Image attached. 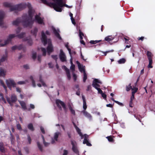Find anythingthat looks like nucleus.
<instances>
[{
    "label": "nucleus",
    "mask_w": 155,
    "mask_h": 155,
    "mask_svg": "<svg viewBox=\"0 0 155 155\" xmlns=\"http://www.w3.org/2000/svg\"><path fill=\"white\" fill-rule=\"evenodd\" d=\"M19 102L23 109L24 110L27 109L26 105L25 102L23 101H19Z\"/></svg>",
    "instance_id": "nucleus-14"
},
{
    "label": "nucleus",
    "mask_w": 155,
    "mask_h": 155,
    "mask_svg": "<svg viewBox=\"0 0 155 155\" xmlns=\"http://www.w3.org/2000/svg\"><path fill=\"white\" fill-rule=\"evenodd\" d=\"M43 143L44 146L46 147H48L50 144V143L46 142L45 141L43 142Z\"/></svg>",
    "instance_id": "nucleus-58"
},
{
    "label": "nucleus",
    "mask_w": 155,
    "mask_h": 155,
    "mask_svg": "<svg viewBox=\"0 0 155 155\" xmlns=\"http://www.w3.org/2000/svg\"><path fill=\"white\" fill-rule=\"evenodd\" d=\"M41 50L43 52V56H45L46 54V51L45 49L43 48H41Z\"/></svg>",
    "instance_id": "nucleus-49"
},
{
    "label": "nucleus",
    "mask_w": 155,
    "mask_h": 155,
    "mask_svg": "<svg viewBox=\"0 0 155 155\" xmlns=\"http://www.w3.org/2000/svg\"><path fill=\"white\" fill-rule=\"evenodd\" d=\"M25 83V81H19L17 82V84H24Z\"/></svg>",
    "instance_id": "nucleus-64"
},
{
    "label": "nucleus",
    "mask_w": 155,
    "mask_h": 155,
    "mask_svg": "<svg viewBox=\"0 0 155 155\" xmlns=\"http://www.w3.org/2000/svg\"><path fill=\"white\" fill-rule=\"evenodd\" d=\"M96 89L98 91V92L99 94H101L103 92L102 90L100 88H96Z\"/></svg>",
    "instance_id": "nucleus-60"
},
{
    "label": "nucleus",
    "mask_w": 155,
    "mask_h": 155,
    "mask_svg": "<svg viewBox=\"0 0 155 155\" xmlns=\"http://www.w3.org/2000/svg\"><path fill=\"white\" fill-rule=\"evenodd\" d=\"M131 83H130L128 86H126V90L127 91H129L130 89L132 90V87L131 86Z\"/></svg>",
    "instance_id": "nucleus-38"
},
{
    "label": "nucleus",
    "mask_w": 155,
    "mask_h": 155,
    "mask_svg": "<svg viewBox=\"0 0 155 155\" xmlns=\"http://www.w3.org/2000/svg\"><path fill=\"white\" fill-rule=\"evenodd\" d=\"M6 99L7 102L9 103V104H10V105L11 106H13L12 103L13 102H12L11 101L10 98L9 97H6Z\"/></svg>",
    "instance_id": "nucleus-41"
},
{
    "label": "nucleus",
    "mask_w": 155,
    "mask_h": 155,
    "mask_svg": "<svg viewBox=\"0 0 155 155\" xmlns=\"http://www.w3.org/2000/svg\"><path fill=\"white\" fill-rule=\"evenodd\" d=\"M3 6L5 7H9L10 11H20L26 8L28 4L26 3H21L15 5H12L11 3L5 2L3 3Z\"/></svg>",
    "instance_id": "nucleus-2"
},
{
    "label": "nucleus",
    "mask_w": 155,
    "mask_h": 155,
    "mask_svg": "<svg viewBox=\"0 0 155 155\" xmlns=\"http://www.w3.org/2000/svg\"><path fill=\"white\" fill-rule=\"evenodd\" d=\"M37 144L38 147V148L39 149V150L41 151H43V148L42 147V145L40 144V142H37Z\"/></svg>",
    "instance_id": "nucleus-42"
},
{
    "label": "nucleus",
    "mask_w": 155,
    "mask_h": 155,
    "mask_svg": "<svg viewBox=\"0 0 155 155\" xmlns=\"http://www.w3.org/2000/svg\"><path fill=\"white\" fill-rule=\"evenodd\" d=\"M27 139L29 143L30 144L31 143V139L29 134L27 135Z\"/></svg>",
    "instance_id": "nucleus-53"
},
{
    "label": "nucleus",
    "mask_w": 155,
    "mask_h": 155,
    "mask_svg": "<svg viewBox=\"0 0 155 155\" xmlns=\"http://www.w3.org/2000/svg\"><path fill=\"white\" fill-rule=\"evenodd\" d=\"M17 128L19 130H22L21 125L20 124H18L17 125Z\"/></svg>",
    "instance_id": "nucleus-54"
},
{
    "label": "nucleus",
    "mask_w": 155,
    "mask_h": 155,
    "mask_svg": "<svg viewBox=\"0 0 155 155\" xmlns=\"http://www.w3.org/2000/svg\"><path fill=\"white\" fill-rule=\"evenodd\" d=\"M5 82L7 87L10 90H11L12 87H16V84L12 79H7Z\"/></svg>",
    "instance_id": "nucleus-5"
},
{
    "label": "nucleus",
    "mask_w": 155,
    "mask_h": 155,
    "mask_svg": "<svg viewBox=\"0 0 155 155\" xmlns=\"http://www.w3.org/2000/svg\"><path fill=\"white\" fill-rule=\"evenodd\" d=\"M25 34V32H22L18 35L17 36L19 38H22L24 37Z\"/></svg>",
    "instance_id": "nucleus-40"
},
{
    "label": "nucleus",
    "mask_w": 155,
    "mask_h": 155,
    "mask_svg": "<svg viewBox=\"0 0 155 155\" xmlns=\"http://www.w3.org/2000/svg\"><path fill=\"white\" fill-rule=\"evenodd\" d=\"M23 40L24 41H27L28 44L29 45L31 46L32 44V40L30 38H24Z\"/></svg>",
    "instance_id": "nucleus-18"
},
{
    "label": "nucleus",
    "mask_w": 155,
    "mask_h": 155,
    "mask_svg": "<svg viewBox=\"0 0 155 155\" xmlns=\"http://www.w3.org/2000/svg\"><path fill=\"white\" fill-rule=\"evenodd\" d=\"M84 115L87 118L89 119L90 120H91L92 119V116L91 114L88 113L87 111L85 110H84L82 111Z\"/></svg>",
    "instance_id": "nucleus-16"
},
{
    "label": "nucleus",
    "mask_w": 155,
    "mask_h": 155,
    "mask_svg": "<svg viewBox=\"0 0 155 155\" xmlns=\"http://www.w3.org/2000/svg\"><path fill=\"white\" fill-rule=\"evenodd\" d=\"M93 82H94V83H99L101 84H102V82L101 81L97 79H94V81H93Z\"/></svg>",
    "instance_id": "nucleus-50"
},
{
    "label": "nucleus",
    "mask_w": 155,
    "mask_h": 155,
    "mask_svg": "<svg viewBox=\"0 0 155 155\" xmlns=\"http://www.w3.org/2000/svg\"><path fill=\"white\" fill-rule=\"evenodd\" d=\"M10 135L11 136L10 139L12 143L13 140H15V138L13 134H12L11 131H10Z\"/></svg>",
    "instance_id": "nucleus-51"
},
{
    "label": "nucleus",
    "mask_w": 155,
    "mask_h": 155,
    "mask_svg": "<svg viewBox=\"0 0 155 155\" xmlns=\"http://www.w3.org/2000/svg\"><path fill=\"white\" fill-rule=\"evenodd\" d=\"M92 86L96 89V88H99V87H100V85L97 83H94V82H93L92 84Z\"/></svg>",
    "instance_id": "nucleus-43"
},
{
    "label": "nucleus",
    "mask_w": 155,
    "mask_h": 155,
    "mask_svg": "<svg viewBox=\"0 0 155 155\" xmlns=\"http://www.w3.org/2000/svg\"><path fill=\"white\" fill-rule=\"evenodd\" d=\"M43 3L52 7L58 12H61L62 11V8L63 6L62 0H52L54 2L48 3L46 0H40Z\"/></svg>",
    "instance_id": "nucleus-1"
},
{
    "label": "nucleus",
    "mask_w": 155,
    "mask_h": 155,
    "mask_svg": "<svg viewBox=\"0 0 155 155\" xmlns=\"http://www.w3.org/2000/svg\"><path fill=\"white\" fill-rule=\"evenodd\" d=\"M15 37V34H10L9 35L8 38L7 40L5 41L4 44L1 43V41H0V45L1 46H4L5 45L9 43V42L11 41V39Z\"/></svg>",
    "instance_id": "nucleus-6"
},
{
    "label": "nucleus",
    "mask_w": 155,
    "mask_h": 155,
    "mask_svg": "<svg viewBox=\"0 0 155 155\" xmlns=\"http://www.w3.org/2000/svg\"><path fill=\"white\" fill-rule=\"evenodd\" d=\"M82 97L83 101V108L84 110H86L87 108L86 101L85 100V98L84 96L82 95Z\"/></svg>",
    "instance_id": "nucleus-21"
},
{
    "label": "nucleus",
    "mask_w": 155,
    "mask_h": 155,
    "mask_svg": "<svg viewBox=\"0 0 155 155\" xmlns=\"http://www.w3.org/2000/svg\"><path fill=\"white\" fill-rule=\"evenodd\" d=\"M71 143L72 145V150L76 154L78 153L79 151L77 147L76 146V142L73 140H71Z\"/></svg>",
    "instance_id": "nucleus-7"
},
{
    "label": "nucleus",
    "mask_w": 155,
    "mask_h": 155,
    "mask_svg": "<svg viewBox=\"0 0 155 155\" xmlns=\"http://www.w3.org/2000/svg\"><path fill=\"white\" fill-rule=\"evenodd\" d=\"M34 22V20L31 19L27 16L21 21V23L24 26V27H29L31 28L32 27L33 24Z\"/></svg>",
    "instance_id": "nucleus-3"
},
{
    "label": "nucleus",
    "mask_w": 155,
    "mask_h": 155,
    "mask_svg": "<svg viewBox=\"0 0 155 155\" xmlns=\"http://www.w3.org/2000/svg\"><path fill=\"white\" fill-rule=\"evenodd\" d=\"M76 63L78 65V67L79 70L81 71H82V70H83V69H84L83 68V67L81 66L80 63H79V62L78 61H76Z\"/></svg>",
    "instance_id": "nucleus-37"
},
{
    "label": "nucleus",
    "mask_w": 155,
    "mask_h": 155,
    "mask_svg": "<svg viewBox=\"0 0 155 155\" xmlns=\"http://www.w3.org/2000/svg\"><path fill=\"white\" fill-rule=\"evenodd\" d=\"M0 97H1V100L3 101L5 103H6V101L5 99L4 98L3 94H0Z\"/></svg>",
    "instance_id": "nucleus-48"
},
{
    "label": "nucleus",
    "mask_w": 155,
    "mask_h": 155,
    "mask_svg": "<svg viewBox=\"0 0 155 155\" xmlns=\"http://www.w3.org/2000/svg\"><path fill=\"white\" fill-rule=\"evenodd\" d=\"M24 149L25 151L26 152V153L28 154L29 153V150L28 148L27 147H24Z\"/></svg>",
    "instance_id": "nucleus-59"
},
{
    "label": "nucleus",
    "mask_w": 155,
    "mask_h": 155,
    "mask_svg": "<svg viewBox=\"0 0 155 155\" xmlns=\"http://www.w3.org/2000/svg\"><path fill=\"white\" fill-rule=\"evenodd\" d=\"M84 137V138L83 141V143L84 144H86L88 142L87 140L88 136L85 134L84 135L83 137Z\"/></svg>",
    "instance_id": "nucleus-27"
},
{
    "label": "nucleus",
    "mask_w": 155,
    "mask_h": 155,
    "mask_svg": "<svg viewBox=\"0 0 155 155\" xmlns=\"http://www.w3.org/2000/svg\"><path fill=\"white\" fill-rule=\"evenodd\" d=\"M51 57L53 59H54V60L56 62H57V59H58L57 55H51Z\"/></svg>",
    "instance_id": "nucleus-52"
},
{
    "label": "nucleus",
    "mask_w": 155,
    "mask_h": 155,
    "mask_svg": "<svg viewBox=\"0 0 155 155\" xmlns=\"http://www.w3.org/2000/svg\"><path fill=\"white\" fill-rule=\"evenodd\" d=\"M28 128L29 130H31V131H33L35 130V129L34 128L33 124L31 123H30L28 124Z\"/></svg>",
    "instance_id": "nucleus-29"
},
{
    "label": "nucleus",
    "mask_w": 155,
    "mask_h": 155,
    "mask_svg": "<svg viewBox=\"0 0 155 155\" xmlns=\"http://www.w3.org/2000/svg\"><path fill=\"white\" fill-rule=\"evenodd\" d=\"M40 130L42 133L44 134H45V132L44 128L42 127H41Z\"/></svg>",
    "instance_id": "nucleus-57"
},
{
    "label": "nucleus",
    "mask_w": 155,
    "mask_h": 155,
    "mask_svg": "<svg viewBox=\"0 0 155 155\" xmlns=\"http://www.w3.org/2000/svg\"><path fill=\"white\" fill-rule=\"evenodd\" d=\"M0 82L1 84L3 87H4V89L6 91L7 90V87L5 85V84L4 82L2 80H0Z\"/></svg>",
    "instance_id": "nucleus-44"
},
{
    "label": "nucleus",
    "mask_w": 155,
    "mask_h": 155,
    "mask_svg": "<svg viewBox=\"0 0 155 155\" xmlns=\"http://www.w3.org/2000/svg\"><path fill=\"white\" fill-rule=\"evenodd\" d=\"M38 31V28L35 27V28L33 30V31L31 30V33L32 34L34 35L35 37L37 35V34Z\"/></svg>",
    "instance_id": "nucleus-26"
},
{
    "label": "nucleus",
    "mask_w": 155,
    "mask_h": 155,
    "mask_svg": "<svg viewBox=\"0 0 155 155\" xmlns=\"http://www.w3.org/2000/svg\"><path fill=\"white\" fill-rule=\"evenodd\" d=\"M5 55L3 56L2 58L0 60V61L1 62L4 61L5 60L7 59L8 57V53L7 51L5 52Z\"/></svg>",
    "instance_id": "nucleus-24"
},
{
    "label": "nucleus",
    "mask_w": 155,
    "mask_h": 155,
    "mask_svg": "<svg viewBox=\"0 0 155 155\" xmlns=\"http://www.w3.org/2000/svg\"><path fill=\"white\" fill-rule=\"evenodd\" d=\"M113 137H114V136H107L106 137V138L110 142L114 143V140Z\"/></svg>",
    "instance_id": "nucleus-30"
},
{
    "label": "nucleus",
    "mask_w": 155,
    "mask_h": 155,
    "mask_svg": "<svg viewBox=\"0 0 155 155\" xmlns=\"http://www.w3.org/2000/svg\"><path fill=\"white\" fill-rule=\"evenodd\" d=\"M68 107L71 113L74 115H75L74 110H73L70 104H68Z\"/></svg>",
    "instance_id": "nucleus-28"
},
{
    "label": "nucleus",
    "mask_w": 155,
    "mask_h": 155,
    "mask_svg": "<svg viewBox=\"0 0 155 155\" xmlns=\"http://www.w3.org/2000/svg\"><path fill=\"white\" fill-rule=\"evenodd\" d=\"M0 151L2 153L5 152L4 147L2 143H0Z\"/></svg>",
    "instance_id": "nucleus-32"
},
{
    "label": "nucleus",
    "mask_w": 155,
    "mask_h": 155,
    "mask_svg": "<svg viewBox=\"0 0 155 155\" xmlns=\"http://www.w3.org/2000/svg\"><path fill=\"white\" fill-rule=\"evenodd\" d=\"M83 71V81L84 82H86V80L87 78V76L86 73L85 72V71L84 69H83V70H82V71Z\"/></svg>",
    "instance_id": "nucleus-34"
},
{
    "label": "nucleus",
    "mask_w": 155,
    "mask_h": 155,
    "mask_svg": "<svg viewBox=\"0 0 155 155\" xmlns=\"http://www.w3.org/2000/svg\"><path fill=\"white\" fill-rule=\"evenodd\" d=\"M71 63V66L70 68L72 71H74L75 70V65L73 64V63L72 64Z\"/></svg>",
    "instance_id": "nucleus-56"
},
{
    "label": "nucleus",
    "mask_w": 155,
    "mask_h": 155,
    "mask_svg": "<svg viewBox=\"0 0 155 155\" xmlns=\"http://www.w3.org/2000/svg\"><path fill=\"white\" fill-rule=\"evenodd\" d=\"M17 49L19 50H22L24 52H25L26 50V47L22 44H20L18 46H17Z\"/></svg>",
    "instance_id": "nucleus-17"
},
{
    "label": "nucleus",
    "mask_w": 155,
    "mask_h": 155,
    "mask_svg": "<svg viewBox=\"0 0 155 155\" xmlns=\"http://www.w3.org/2000/svg\"><path fill=\"white\" fill-rule=\"evenodd\" d=\"M64 68L65 70L66 71L67 76L68 77V78L69 80H70L71 78V76L70 74L69 70L65 66H64Z\"/></svg>",
    "instance_id": "nucleus-19"
},
{
    "label": "nucleus",
    "mask_w": 155,
    "mask_h": 155,
    "mask_svg": "<svg viewBox=\"0 0 155 155\" xmlns=\"http://www.w3.org/2000/svg\"><path fill=\"white\" fill-rule=\"evenodd\" d=\"M59 57L61 61L62 62H65L67 61L66 57L63 50L61 49L60 50V53Z\"/></svg>",
    "instance_id": "nucleus-8"
},
{
    "label": "nucleus",
    "mask_w": 155,
    "mask_h": 155,
    "mask_svg": "<svg viewBox=\"0 0 155 155\" xmlns=\"http://www.w3.org/2000/svg\"><path fill=\"white\" fill-rule=\"evenodd\" d=\"M47 50L48 55H50V53L53 51V48L51 41H49L48 42V45Z\"/></svg>",
    "instance_id": "nucleus-9"
},
{
    "label": "nucleus",
    "mask_w": 155,
    "mask_h": 155,
    "mask_svg": "<svg viewBox=\"0 0 155 155\" xmlns=\"http://www.w3.org/2000/svg\"><path fill=\"white\" fill-rule=\"evenodd\" d=\"M10 99L11 101L12 102L15 103L17 101V98L16 95L13 94L11 95Z\"/></svg>",
    "instance_id": "nucleus-22"
},
{
    "label": "nucleus",
    "mask_w": 155,
    "mask_h": 155,
    "mask_svg": "<svg viewBox=\"0 0 155 155\" xmlns=\"http://www.w3.org/2000/svg\"><path fill=\"white\" fill-rule=\"evenodd\" d=\"M102 97L104 99H106L107 98V95L104 93H102L101 94Z\"/></svg>",
    "instance_id": "nucleus-61"
},
{
    "label": "nucleus",
    "mask_w": 155,
    "mask_h": 155,
    "mask_svg": "<svg viewBox=\"0 0 155 155\" xmlns=\"http://www.w3.org/2000/svg\"><path fill=\"white\" fill-rule=\"evenodd\" d=\"M138 88L137 87H134L132 89V93L135 94L137 91Z\"/></svg>",
    "instance_id": "nucleus-47"
},
{
    "label": "nucleus",
    "mask_w": 155,
    "mask_h": 155,
    "mask_svg": "<svg viewBox=\"0 0 155 155\" xmlns=\"http://www.w3.org/2000/svg\"><path fill=\"white\" fill-rule=\"evenodd\" d=\"M5 14L4 11H0V22H1V21H3V19L5 16Z\"/></svg>",
    "instance_id": "nucleus-23"
},
{
    "label": "nucleus",
    "mask_w": 155,
    "mask_h": 155,
    "mask_svg": "<svg viewBox=\"0 0 155 155\" xmlns=\"http://www.w3.org/2000/svg\"><path fill=\"white\" fill-rule=\"evenodd\" d=\"M41 41L44 45H45L47 43V37L45 35L44 32L42 31L41 32Z\"/></svg>",
    "instance_id": "nucleus-10"
},
{
    "label": "nucleus",
    "mask_w": 155,
    "mask_h": 155,
    "mask_svg": "<svg viewBox=\"0 0 155 155\" xmlns=\"http://www.w3.org/2000/svg\"><path fill=\"white\" fill-rule=\"evenodd\" d=\"M41 55H39L38 56V60L40 62L41 61Z\"/></svg>",
    "instance_id": "nucleus-63"
},
{
    "label": "nucleus",
    "mask_w": 155,
    "mask_h": 155,
    "mask_svg": "<svg viewBox=\"0 0 155 155\" xmlns=\"http://www.w3.org/2000/svg\"><path fill=\"white\" fill-rule=\"evenodd\" d=\"M36 56L37 55L36 53H33L32 54V58L33 60H35L36 59Z\"/></svg>",
    "instance_id": "nucleus-55"
},
{
    "label": "nucleus",
    "mask_w": 155,
    "mask_h": 155,
    "mask_svg": "<svg viewBox=\"0 0 155 155\" xmlns=\"http://www.w3.org/2000/svg\"><path fill=\"white\" fill-rule=\"evenodd\" d=\"M102 41V40H95V41L91 40L90 41V43L91 44H97L98 42H101Z\"/></svg>",
    "instance_id": "nucleus-39"
},
{
    "label": "nucleus",
    "mask_w": 155,
    "mask_h": 155,
    "mask_svg": "<svg viewBox=\"0 0 155 155\" xmlns=\"http://www.w3.org/2000/svg\"><path fill=\"white\" fill-rule=\"evenodd\" d=\"M114 39V37L112 35L108 36L104 38V40L107 42H110L112 41Z\"/></svg>",
    "instance_id": "nucleus-20"
},
{
    "label": "nucleus",
    "mask_w": 155,
    "mask_h": 155,
    "mask_svg": "<svg viewBox=\"0 0 155 155\" xmlns=\"http://www.w3.org/2000/svg\"><path fill=\"white\" fill-rule=\"evenodd\" d=\"M5 72L4 70L1 69L0 71V76H5Z\"/></svg>",
    "instance_id": "nucleus-46"
},
{
    "label": "nucleus",
    "mask_w": 155,
    "mask_h": 155,
    "mask_svg": "<svg viewBox=\"0 0 155 155\" xmlns=\"http://www.w3.org/2000/svg\"><path fill=\"white\" fill-rule=\"evenodd\" d=\"M20 23H21V19L20 18H18L13 22L12 24L13 25L18 26Z\"/></svg>",
    "instance_id": "nucleus-15"
},
{
    "label": "nucleus",
    "mask_w": 155,
    "mask_h": 155,
    "mask_svg": "<svg viewBox=\"0 0 155 155\" xmlns=\"http://www.w3.org/2000/svg\"><path fill=\"white\" fill-rule=\"evenodd\" d=\"M52 30L53 31V33L60 40L61 39V38L60 36L59 33V29L57 30L54 27H53L52 28Z\"/></svg>",
    "instance_id": "nucleus-12"
},
{
    "label": "nucleus",
    "mask_w": 155,
    "mask_h": 155,
    "mask_svg": "<svg viewBox=\"0 0 155 155\" xmlns=\"http://www.w3.org/2000/svg\"><path fill=\"white\" fill-rule=\"evenodd\" d=\"M61 133L60 132H56L55 133L54 137V139L56 141H58V136L59 135H61Z\"/></svg>",
    "instance_id": "nucleus-25"
},
{
    "label": "nucleus",
    "mask_w": 155,
    "mask_h": 155,
    "mask_svg": "<svg viewBox=\"0 0 155 155\" xmlns=\"http://www.w3.org/2000/svg\"><path fill=\"white\" fill-rule=\"evenodd\" d=\"M55 103L57 106L60 110H62V108L61 106L60 105V104L61 106L63 108L65 112H67V108L65 103L62 101L60 100L59 99H57L55 101Z\"/></svg>",
    "instance_id": "nucleus-4"
},
{
    "label": "nucleus",
    "mask_w": 155,
    "mask_h": 155,
    "mask_svg": "<svg viewBox=\"0 0 155 155\" xmlns=\"http://www.w3.org/2000/svg\"><path fill=\"white\" fill-rule=\"evenodd\" d=\"M126 61V60L124 58L120 59L118 61V62L119 64H124Z\"/></svg>",
    "instance_id": "nucleus-36"
},
{
    "label": "nucleus",
    "mask_w": 155,
    "mask_h": 155,
    "mask_svg": "<svg viewBox=\"0 0 155 155\" xmlns=\"http://www.w3.org/2000/svg\"><path fill=\"white\" fill-rule=\"evenodd\" d=\"M35 20L37 22L40 24H43L45 25V23L43 21V19H42L38 15H36L35 16Z\"/></svg>",
    "instance_id": "nucleus-13"
},
{
    "label": "nucleus",
    "mask_w": 155,
    "mask_h": 155,
    "mask_svg": "<svg viewBox=\"0 0 155 155\" xmlns=\"http://www.w3.org/2000/svg\"><path fill=\"white\" fill-rule=\"evenodd\" d=\"M147 55L148 59L149 58H152L153 55L151 52L150 51H147Z\"/></svg>",
    "instance_id": "nucleus-35"
},
{
    "label": "nucleus",
    "mask_w": 155,
    "mask_h": 155,
    "mask_svg": "<svg viewBox=\"0 0 155 155\" xmlns=\"http://www.w3.org/2000/svg\"><path fill=\"white\" fill-rule=\"evenodd\" d=\"M76 129L78 134L81 137V139H83V138L84 135H83L82 133L81 132L80 129L78 127H77Z\"/></svg>",
    "instance_id": "nucleus-33"
},
{
    "label": "nucleus",
    "mask_w": 155,
    "mask_h": 155,
    "mask_svg": "<svg viewBox=\"0 0 155 155\" xmlns=\"http://www.w3.org/2000/svg\"><path fill=\"white\" fill-rule=\"evenodd\" d=\"M71 54H70V55L71 56L70 62L72 64V60H73L72 55H75V54H76V52L75 51L72 50V51H71Z\"/></svg>",
    "instance_id": "nucleus-31"
},
{
    "label": "nucleus",
    "mask_w": 155,
    "mask_h": 155,
    "mask_svg": "<svg viewBox=\"0 0 155 155\" xmlns=\"http://www.w3.org/2000/svg\"><path fill=\"white\" fill-rule=\"evenodd\" d=\"M84 35V33L81 31L80 30H79V36L80 39L82 40L83 38V36Z\"/></svg>",
    "instance_id": "nucleus-45"
},
{
    "label": "nucleus",
    "mask_w": 155,
    "mask_h": 155,
    "mask_svg": "<svg viewBox=\"0 0 155 155\" xmlns=\"http://www.w3.org/2000/svg\"><path fill=\"white\" fill-rule=\"evenodd\" d=\"M68 151L67 150H63V155H68Z\"/></svg>",
    "instance_id": "nucleus-62"
},
{
    "label": "nucleus",
    "mask_w": 155,
    "mask_h": 155,
    "mask_svg": "<svg viewBox=\"0 0 155 155\" xmlns=\"http://www.w3.org/2000/svg\"><path fill=\"white\" fill-rule=\"evenodd\" d=\"M27 7L29 8L28 11L29 17H28L31 19H32L33 17L32 8L30 4L28 3V4Z\"/></svg>",
    "instance_id": "nucleus-11"
}]
</instances>
